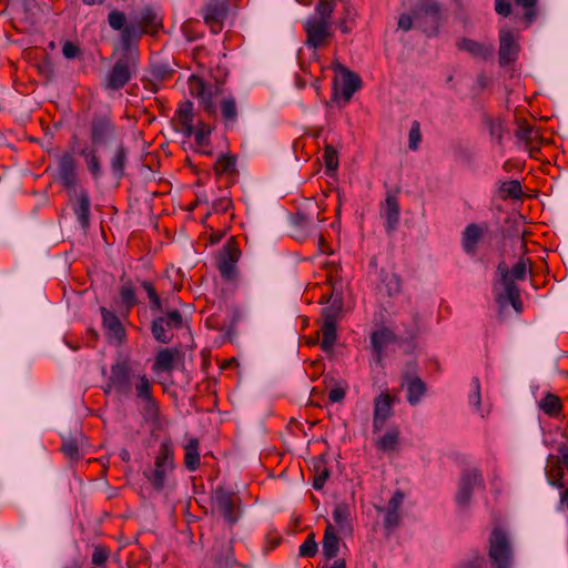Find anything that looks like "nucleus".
Returning <instances> with one entry per match:
<instances>
[{"label": "nucleus", "mask_w": 568, "mask_h": 568, "mask_svg": "<svg viewBox=\"0 0 568 568\" xmlns=\"http://www.w3.org/2000/svg\"><path fill=\"white\" fill-rule=\"evenodd\" d=\"M334 0H318L315 14L308 17L303 23L306 33L305 44L314 50L326 47L334 36Z\"/></svg>", "instance_id": "1"}, {"label": "nucleus", "mask_w": 568, "mask_h": 568, "mask_svg": "<svg viewBox=\"0 0 568 568\" xmlns=\"http://www.w3.org/2000/svg\"><path fill=\"white\" fill-rule=\"evenodd\" d=\"M138 376L132 373L126 361H118L111 365L110 376L103 387L104 393L119 398L129 397Z\"/></svg>", "instance_id": "2"}, {"label": "nucleus", "mask_w": 568, "mask_h": 568, "mask_svg": "<svg viewBox=\"0 0 568 568\" xmlns=\"http://www.w3.org/2000/svg\"><path fill=\"white\" fill-rule=\"evenodd\" d=\"M173 449L170 442H163L160 445L154 465L144 470V476L152 487L162 490L173 471Z\"/></svg>", "instance_id": "3"}, {"label": "nucleus", "mask_w": 568, "mask_h": 568, "mask_svg": "<svg viewBox=\"0 0 568 568\" xmlns=\"http://www.w3.org/2000/svg\"><path fill=\"white\" fill-rule=\"evenodd\" d=\"M488 557L493 568H511L513 549L507 532L496 527L489 536Z\"/></svg>", "instance_id": "4"}, {"label": "nucleus", "mask_w": 568, "mask_h": 568, "mask_svg": "<svg viewBox=\"0 0 568 568\" xmlns=\"http://www.w3.org/2000/svg\"><path fill=\"white\" fill-rule=\"evenodd\" d=\"M416 28L427 36H435L442 21V9L436 0H422L414 9Z\"/></svg>", "instance_id": "5"}, {"label": "nucleus", "mask_w": 568, "mask_h": 568, "mask_svg": "<svg viewBox=\"0 0 568 568\" xmlns=\"http://www.w3.org/2000/svg\"><path fill=\"white\" fill-rule=\"evenodd\" d=\"M214 510L224 518V520L233 526L241 517V499L232 491L217 487L212 497Z\"/></svg>", "instance_id": "6"}, {"label": "nucleus", "mask_w": 568, "mask_h": 568, "mask_svg": "<svg viewBox=\"0 0 568 568\" xmlns=\"http://www.w3.org/2000/svg\"><path fill=\"white\" fill-rule=\"evenodd\" d=\"M189 90L192 97L199 99L205 112L210 115L216 114V100L221 94V89L217 85L206 84L200 77L191 75L189 79Z\"/></svg>", "instance_id": "7"}, {"label": "nucleus", "mask_w": 568, "mask_h": 568, "mask_svg": "<svg viewBox=\"0 0 568 568\" xmlns=\"http://www.w3.org/2000/svg\"><path fill=\"white\" fill-rule=\"evenodd\" d=\"M151 388L152 384L145 374L136 377L135 395L145 420H155L159 415L158 404L151 394Z\"/></svg>", "instance_id": "8"}, {"label": "nucleus", "mask_w": 568, "mask_h": 568, "mask_svg": "<svg viewBox=\"0 0 568 568\" xmlns=\"http://www.w3.org/2000/svg\"><path fill=\"white\" fill-rule=\"evenodd\" d=\"M183 324L182 315L179 311H171L164 316L155 317L151 325L153 337L163 344L172 341V329L181 328Z\"/></svg>", "instance_id": "9"}, {"label": "nucleus", "mask_w": 568, "mask_h": 568, "mask_svg": "<svg viewBox=\"0 0 568 568\" xmlns=\"http://www.w3.org/2000/svg\"><path fill=\"white\" fill-rule=\"evenodd\" d=\"M58 179L67 189L69 196L77 195L78 174L75 160L71 153H63L57 159Z\"/></svg>", "instance_id": "10"}, {"label": "nucleus", "mask_w": 568, "mask_h": 568, "mask_svg": "<svg viewBox=\"0 0 568 568\" xmlns=\"http://www.w3.org/2000/svg\"><path fill=\"white\" fill-rule=\"evenodd\" d=\"M135 65L132 54L119 59L110 70L105 88L112 91L122 89L131 79V70Z\"/></svg>", "instance_id": "11"}, {"label": "nucleus", "mask_w": 568, "mask_h": 568, "mask_svg": "<svg viewBox=\"0 0 568 568\" xmlns=\"http://www.w3.org/2000/svg\"><path fill=\"white\" fill-rule=\"evenodd\" d=\"M90 139L94 148L116 141V130L108 116H94L90 125Z\"/></svg>", "instance_id": "12"}, {"label": "nucleus", "mask_w": 568, "mask_h": 568, "mask_svg": "<svg viewBox=\"0 0 568 568\" xmlns=\"http://www.w3.org/2000/svg\"><path fill=\"white\" fill-rule=\"evenodd\" d=\"M483 486V477L477 470H466L462 476L456 494L458 506L467 507L470 503L473 491Z\"/></svg>", "instance_id": "13"}, {"label": "nucleus", "mask_w": 568, "mask_h": 568, "mask_svg": "<svg viewBox=\"0 0 568 568\" xmlns=\"http://www.w3.org/2000/svg\"><path fill=\"white\" fill-rule=\"evenodd\" d=\"M395 398L388 393H381L374 400L373 434H379L386 420L393 415Z\"/></svg>", "instance_id": "14"}, {"label": "nucleus", "mask_w": 568, "mask_h": 568, "mask_svg": "<svg viewBox=\"0 0 568 568\" xmlns=\"http://www.w3.org/2000/svg\"><path fill=\"white\" fill-rule=\"evenodd\" d=\"M519 53L517 36L509 29H501L499 32V63L507 65L516 60Z\"/></svg>", "instance_id": "15"}, {"label": "nucleus", "mask_w": 568, "mask_h": 568, "mask_svg": "<svg viewBox=\"0 0 568 568\" xmlns=\"http://www.w3.org/2000/svg\"><path fill=\"white\" fill-rule=\"evenodd\" d=\"M202 12L205 24L213 33H219L227 13L226 6L219 0H209Z\"/></svg>", "instance_id": "16"}, {"label": "nucleus", "mask_w": 568, "mask_h": 568, "mask_svg": "<svg viewBox=\"0 0 568 568\" xmlns=\"http://www.w3.org/2000/svg\"><path fill=\"white\" fill-rule=\"evenodd\" d=\"M497 272L500 276V283L504 286L505 295L511 306L515 308L517 313L521 312V301H520V294L519 290L514 283L513 278L509 276V270L508 266L501 262L497 266Z\"/></svg>", "instance_id": "17"}, {"label": "nucleus", "mask_w": 568, "mask_h": 568, "mask_svg": "<svg viewBox=\"0 0 568 568\" xmlns=\"http://www.w3.org/2000/svg\"><path fill=\"white\" fill-rule=\"evenodd\" d=\"M515 136L518 143L525 145V148L530 152L531 156H534V152L539 150L540 133L534 125L527 122H519L515 132Z\"/></svg>", "instance_id": "18"}, {"label": "nucleus", "mask_w": 568, "mask_h": 568, "mask_svg": "<svg viewBox=\"0 0 568 568\" xmlns=\"http://www.w3.org/2000/svg\"><path fill=\"white\" fill-rule=\"evenodd\" d=\"M462 51L469 53L473 58L486 60L494 53V44L491 42H478L469 38H462L456 43Z\"/></svg>", "instance_id": "19"}, {"label": "nucleus", "mask_w": 568, "mask_h": 568, "mask_svg": "<svg viewBox=\"0 0 568 568\" xmlns=\"http://www.w3.org/2000/svg\"><path fill=\"white\" fill-rule=\"evenodd\" d=\"M375 447L384 453L392 454L399 449L400 446V430L397 426H389L383 435L374 438Z\"/></svg>", "instance_id": "20"}, {"label": "nucleus", "mask_w": 568, "mask_h": 568, "mask_svg": "<svg viewBox=\"0 0 568 568\" xmlns=\"http://www.w3.org/2000/svg\"><path fill=\"white\" fill-rule=\"evenodd\" d=\"M101 314L103 328L106 332L108 338L116 343H122L125 337V329L119 317L105 307H101Z\"/></svg>", "instance_id": "21"}, {"label": "nucleus", "mask_w": 568, "mask_h": 568, "mask_svg": "<svg viewBox=\"0 0 568 568\" xmlns=\"http://www.w3.org/2000/svg\"><path fill=\"white\" fill-rule=\"evenodd\" d=\"M335 70L341 75L339 92H341L342 97L344 98L345 102H348L352 99L355 91H357L359 89L361 79L357 74L349 71L348 69H346L345 67H343L339 63H337L335 65Z\"/></svg>", "instance_id": "22"}, {"label": "nucleus", "mask_w": 568, "mask_h": 568, "mask_svg": "<svg viewBox=\"0 0 568 568\" xmlns=\"http://www.w3.org/2000/svg\"><path fill=\"white\" fill-rule=\"evenodd\" d=\"M178 130L185 136L190 138L193 134V104L190 101H184L179 105L175 114Z\"/></svg>", "instance_id": "23"}, {"label": "nucleus", "mask_w": 568, "mask_h": 568, "mask_svg": "<svg viewBox=\"0 0 568 568\" xmlns=\"http://www.w3.org/2000/svg\"><path fill=\"white\" fill-rule=\"evenodd\" d=\"M70 199L75 200L73 204L74 214L81 226L87 229L89 226L90 216V199L88 192L83 189L77 190V195H72Z\"/></svg>", "instance_id": "24"}, {"label": "nucleus", "mask_w": 568, "mask_h": 568, "mask_svg": "<svg viewBox=\"0 0 568 568\" xmlns=\"http://www.w3.org/2000/svg\"><path fill=\"white\" fill-rule=\"evenodd\" d=\"M557 460H558V458L554 454H550L547 457L545 474H546L549 485H551L552 487H556V488H564L565 487L564 468L560 463H557Z\"/></svg>", "instance_id": "25"}, {"label": "nucleus", "mask_w": 568, "mask_h": 568, "mask_svg": "<svg viewBox=\"0 0 568 568\" xmlns=\"http://www.w3.org/2000/svg\"><path fill=\"white\" fill-rule=\"evenodd\" d=\"M383 216L386 220L387 231H394L399 222V204L395 195H387L383 210Z\"/></svg>", "instance_id": "26"}, {"label": "nucleus", "mask_w": 568, "mask_h": 568, "mask_svg": "<svg viewBox=\"0 0 568 568\" xmlns=\"http://www.w3.org/2000/svg\"><path fill=\"white\" fill-rule=\"evenodd\" d=\"M180 353L178 349L164 348L161 349L154 359V364L152 369L154 372H171L173 369V365L175 359L179 357Z\"/></svg>", "instance_id": "27"}, {"label": "nucleus", "mask_w": 568, "mask_h": 568, "mask_svg": "<svg viewBox=\"0 0 568 568\" xmlns=\"http://www.w3.org/2000/svg\"><path fill=\"white\" fill-rule=\"evenodd\" d=\"M395 336L393 332L389 328H381L378 331H375L371 335V344L376 353L377 361H381V356L385 347L394 342Z\"/></svg>", "instance_id": "28"}, {"label": "nucleus", "mask_w": 568, "mask_h": 568, "mask_svg": "<svg viewBox=\"0 0 568 568\" xmlns=\"http://www.w3.org/2000/svg\"><path fill=\"white\" fill-rule=\"evenodd\" d=\"M126 159L128 151L123 143L120 141L116 143V148L110 158L111 170L115 178L121 179L124 175Z\"/></svg>", "instance_id": "29"}, {"label": "nucleus", "mask_w": 568, "mask_h": 568, "mask_svg": "<svg viewBox=\"0 0 568 568\" xmlns=\"http://www.w3.org/2000/svg\"><path fill=\"white\" fill-rule=\"evenodd\" d=\"M323 554L326 559L335 558L339 550V538L335 534V528L331 523L327 524L323 538Z\"/></svg>", "instance_id": "30"}, {"label": "nucleus", "mask_w": 568, "mask_h": 568, "mask_svg": "<svg viewBox=\"0 0 568 568\" xmlns=\"http://www.w3.org/2000/svg\"><path fill=\"white\" fill-rule=\"evenodd\" d=\"M145 33L138 23V18L130 16L128 24L121 30L122 43L129 48L134 41H138Z\"/></svg>", "instance_id": "31"}, {"label": "nucleus", "mask_w": 568, "mask_h": 568, "mask_svg": "<svg viewBox=\"0 0 568 568\" xmlns=\"http://www.w3.org/2000/svg\"><path fill=\"white\" fill-rule=\"evenodd\" d=\"M199 440L196 438H190L184 446L185 456L184 464L190 471L197 469L200 465V453H199Z\"/></svg>", "instance_id": "32"}, {"label": "nucleus", "mask_w": 568, "mask_h": 568, "mask_svg": "<svg viewBox=\"0 0 568 568\" xmlns=\"http://www.w3.org/2000/svg\"><path fill=\"white\" fill-rule=\"evenodd\" d=\"M239 254L237 250L227 247L226 254L219 264L220 273L224 278L231 280L234 276L235 263L239 258Z\"/></svg>", "instance_id": "33"}, {"label": "nucleus", "mask_w": 568, "mask_h": 568, "mask_svg": "<svg viewBox=\"0 0 568 568\" xmlns=\"http://www.w3.org/2000/svg\"><path fill=\"white\" fill-rule=\"evenodd\" d=\"M483 235V230L477 224H469L463 234V247L468 254H474L476 245Z\"/></svg>", "instance_id": "34"}, {"label": "nucleus", "mask_w": 568, "mask_h": 568, "mask_svg": "<svg viewBox=\"0 0 568 568\" xmlns=\"http://www.w3.org/2000/svg\"><path fill=\"white\" fill-rule=\"evenodd\" d=\"M138 18V23L141 24L144 32H155L160 26L158 14L151 8H144L139 14H131Z\"/></svg>", "instance_id": "35"}, {"label": "nucleus", "mask_w": 568, "mask_h": 568, "mask_svg": "<svg viewBox=\"0 0 568 568\" xmlns=\"http://www.w3.org/2000/svg\"><path fill=\"white\" fill-rule=\"evenodd\" d=\"M539 408L549 417H558L562 412V404L558 396L554 394L545 395L539 402Z\"/></svg>", "instance_id": "36"}, {"label": "nucleus", "mask_w": 568, "mask_h": 568, "mask_svg": "<svg viewBox=\"0 0 568 568\" xmlns=\"http://www.w3.org/2000/svg\"><path fill=\"white\" fill-rule=\"evenodd\" d=\"M322 342L321 348L328 353L333 349L336 343V324H333V320L329 318L327 322H324L321 327Z\"/></svg>", "instance_id": "37"}, {"label": "nucleus", "mask_w": 568, "mask_h": 568, "mask_svg": "<svg viewBox=\"0 0 568 568\" xmlns=\"http://www.w3.org/2000/svg\"><path fill=\"white\" fill-rule=\"evenodd\" d=\"M221 113L226 126H234L237 121V104L233 97L221 100Z\"/></svg>", "instance_id": "38"}, {"label": "nucleus", "mask_w": 568, "mask_h": 568, "mask_svg": "<svg viewBox=\"0 0 568 568\" xmlns=\"http://www.w3.org/2000/svg\"><path fill=\"white\" fill-rule=\"evenodd\" d=\"M349 508L345 504L337 505L333 510V520L339 532H346L351 530L349 523Z\"/></svg>", "instance_id": "39"}, {"label": "nucleus", "mask_w": 568, "mask_h": 568, "mask_svg": "<svg viewBox=\"0 0 568 568\" xmlns=\"http://www.w3.org/2000/svg\"><path fill=\"white\" fill-rule=\"evenodd\" d=\"M426 385L418 378H410L407 382V400L410 405L419 403L420 398L425 395Z\"/></svg>", "instance_id": "40"}, {"label": "nucleus", "mask_w": 568, "mask_h": 568, "mask_svg": "<svg viewBox=\"0 0 568 568\" xmlns=\"http://www.w3.org/2000/svg\"><path fill=\"white\" fill-rule=\"evenodd\" d=\"M80 154L85 160L88 170L92 176L99 179L102 175V169L97 151L94 149H83L80 151Z\"/></svg>", "instance_id": "41"}, {"label": "nucleus", "mask_w": 568, "mask_h": 568, "mask_svg": "<svg viewBox=\"0 0 568 568\" xmlns=\"http://www.w3.org/2000/svg\"><path fill=\"white\" fill-rule=\"evenodd\" d=\"M521 192V185L517 180L503 182L499 186V196L501 199H519Z\"/></svg>", "instance_id": "42"}, {"label": "nucleus", "mask_w": 568, "mask_h": 568, "mask_svg": "<svg viewBox=\"0 0 568 568\" xmlns=\"http://www.w3.org/2000/svg\"><path fill=\"white\" fill-rule=\"evenodd\" d=\"M531 268V262L527 257H520L517 263L513 266L511 271H509V276L513 281H524L526 278L527 272Z\"/></svg>", "instance_id": "43"}, {"label": "nucleus", "mask_w": 568, "mask_h": 568, "mask_svg": "<svg viewBox=\"0 0 568 568\" xmlns=\"http://www.w3.org/2000/svg\"><path fill=\"white\" fill-rule=\"evenodd\" d=\"M212 132L211 125L199 122L196 129H194L193 134L195 138L196 145L199 148H205L210 144V134Z\"/></svg>", "instance_id": "44"}, {"label": "nucleus", "mask_w": 568, "mask_h": 568, "mask_svg": "<svg viewBox=\"0 0 568 568\" xmlns=\"http://www.w3.org/2000/svg\"><path fill=\"white\" fill-rule=\"evenodd\" d=\"M516 6L521 7L524 12V19L525 22L529 26L531 24L536 17H537V10H536V3L537 0H515Z\"/></svg>", "instance_id": "45"}, {"label": "nucleus", "mask_w": 568, "mask_h": 568, "mask_svg": "<svg viewBox=\"0 0 568 568\" xmlns=\"http://www.w3.org/2000/svg\"><path fill=\"white\" fill-rule=\"evenodd\" d=\"M317 550L318 546L315 540V535L310 534L305 541L300 546L298 555L301 557L313 558L317 554Z\"/></svg>", "instance_id": "46"}, {"label": "nucleus", "mask_w": 568, "mask_h": 568, "mask_svg": "<svg viewBox=\"0 0 568 568\" xmlns=\"http://www.w3.org/2000/svg\"><path fill=\"white\" fill-rule=\"evenodd\" d=\"M216 174L232 173L235 170V159L229 155L220 156L214 163Z\"/></svg>", "instance_id": "47"}, {"label": "nucleus", "mask_w": 568, "mask_h": 568, "mask_svg": "<svg viewBox=\"0 0 568 568\" xmlns=\"http://www.w3.org/2000/svg\"><path fill=\"white\" fill-rule=\"evenodd\" d=\"M329 476V471L326 466L320 462L314 466V479L313 487L317 490L322 489Z\"/></svg>", "instance_id": "48"}, {"label": "nucleus", "mask_w": 568, "mask_h": 568, "mask_svg": "<svg viewBox=\"0 0 568 568\" xmlns=\"http://www.w3.org/2000/svg\"><path fill=\"white\" fill-rule=\"evenodd\" d=\"M323 159L327 171L334 172L337 170L338 154L331 144L325 145Z\"/></svg>", "instance_id": "49"}, {"label": "nucleus", "mask_w": 568, "mask_h": 568, "mask_svg": "<svg viewBox=\"0 0 568 568\" xmlns=\"http://www.w3.org/2000/svg\"><path fill=\"white\" fill-rule=\"evenodd\" d=\"M120 296L123 304L130 308L136 303L135 292L130 282L123 283L120 288Z\"/></svg>", "instance_id": "50"}, {"label": "nucleus", "mask_w": 568, "mask_h": 568, "mask_svg": "<svg viewBox=\"0 0 568 568\" xmlns=\"http://www.w3.org/2000/svg\"><path fill=\"white\" fill-rule=\"evenodd\" d=\"M109 26L116 31H121L128 23L126 17L119 10H112L108 16Z\"/></svg>", "instance_id": "51"}, {"label": "nucleus", "mask_w": 568, "mask_h": 568, "mask_svg": "<svg viewBox=\"0 0 568 568\" xmlns=\"http://www.w3.org/2000/svg\"><path fill=\"white\" fill-rule=\"evenodd\" d=\"M420 141L422 134L419 123L414 121L408 133V148L413 151H416L419 148Z\"/></svg>", "instance_id": "52"}, {"label": "nucleus", "mask_w": 568, "mask_h": 568, "mask_svg": "<svg viewBox=\"0 0 568 568\" xmlns=\"http://www.w3.org/2000/svg\"><path fill=\"white\" fill-rule=\"evenodd\" d=\"M487 124L491 138H494L497 141V143L500 144L505 132L503 121L500 119L489 120Z\"/></svg>", "instance_id": "53"}, {"label": "nucleus", "mask_w": 568, "mask_h": 568, "mask_svg": "<svg viewBox=\"0 0 568 568\" xmlns=\"http://www.w3.org/2000/svg\"><path fill=\"white\" fill-rule=\"evenodd\" d=\"M142 286L145 290V292H146V294H148V296L150 298L151 308L155 310V311H161L162 310V302H161V300H160L155 288L152 286V284L149 283V282H143Z\"/></svg>", "instance_id": "54"}, {"label": "nucleus", "mask_w": 568, "mask_h": 568, "mask_svg": "<svg viewBox=\"0 0 568 568\" xmlns=\"http://www.w3.org/2000/svg\"><path fill=\"white\" fill-rule=\"evenodd\" d=\"M110 556V551L104 546H95L92 554V564L95 566H102L106 562Z\"/></svg>", "instance_id": "55"}, {"label": "nucleus", "mask_w": 568, "mask_h": 568, "mask_svg": "<svg viewBox=\"0 0 568 568\" xmlns=\"http://www.w3.org/2000/svg\"><path fill=\"white\" fill-rule=\"evenodd\" d=\"M61 449L70 460H77L80 457L79 446L75 440H65Z\"/></svg>", "instance_id": "56"}, {"label": "nucleus", "mask_w": 568, "mask_h": 568, "mask_svg": "<svg viewBox=\"0 0 568 568\" xmlns=\"http://www.w3.org/2000/svg\"><path fill=\"white\" fill-rule=\"evenodd\" d=\"M471 387L473 393L469 395V403L473 405L477 410L480 408V383L477 377H474L471 379Z\"/></svg>", "instance_id": "57"}, {"label": "nucleus", "mask_w": 568, "mask_h": 568, "mask_svg": "<svg viewBox=\"0 0 568 568\" xmlns=\"http://www.w3.org/2000/svg\"><path fill=\"white\" fill-rule=\"evenodd\" d=\"M400 523V513L395 510H386L384 526L386 529H393Z\"/></svg>", "instance_id": "58"}, {"label": "nucleus", "mask_w": 568, "mask_h": 568, "mask_svg": "<svg viewBox=\"0 0 568 568\" xmlns=\"http://www.w3.org/2000/svg\"><path fill=\"white\" fill-rule=\"evenodd\" d=\"M556 457L558 458L557 463H560L562 468L568 470V444L567 443H560L557 446Z\"/></svg>", "instance_id": "59"}, {"label": "nucleus", "mask_w": 568, "mask_h": 568, "mask_svg": "<svg viewBox=\"0 0 568 568\" xmlns=\"http://www.w3.org/2000/svg\"><path fill=\"white\" fill-rule=\"evenodd\" d=\"M397 24L403 31H409L414 26L416 27L414 13L412 16L408 13L400 14Z\"/></svg>", "instance_id": "60"}, {"label": "nucleus", "mask_w": 568, "mask_h": 568, "mask_svg": "<svg viewBox=\"0 0 568 568\" xmlns=\"http://www.w3.org/2000/svg\"><path fill=\"white\" fill-rule=\"evenodd\" d=\"M62 53L67 59H75L80 55V48L70 41H67L62 47Z\"/></svg>", "instance_id": "61"}, {"label": "nucleus", "mask_w": 568, "mask_h": 568, "mask_svg": "<svg viewBox=\"0 0 568 568\" xmlns=\"http://www.w3.org/2000/svg\"><path fill=\"white\" fill-rule=\"evenodd\" d=\"M404 494L399 490L395 491L392 498L388 501L387 510H395L399 511L403 501H404Z\"/></svg>", "instance_id": "62"}, {"label": "nucleus", "mask_w": 568, "mask_h": 568, "mask_svg": "<svg viewBox=\"0 0 568 568\" xmlns=\"http://www.w3.org/2000/svg\"><path fill=\"white\" fill-rule=\"evenodd\" d=\"M346 392L343 387H334L328 392L331 403H341L344 400Z\"/></svg>", "instance_id": "63"}, {"label": "nucleus", "mask_w": 568, "mask_h": 568, "mask_svg": "<svg viewBox=\"0 0 568 568\" xmlns=\"http://www.w3.org/2000/svg\"><path fill=\"white\" fill-rule=\"evenodd\" d=\"M485 558L481 555H476L473 559L465 562L460 568H484Z\"/></svg>", "instance_id": "64"}]
</instances>
